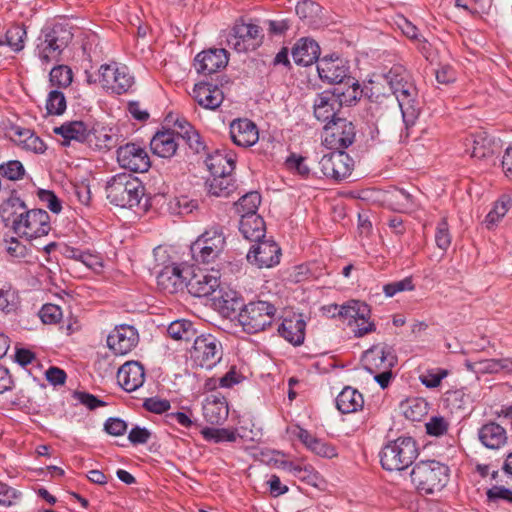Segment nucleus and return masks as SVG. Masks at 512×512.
Here are the masks:
<instances>
[{
	"label": "nucleus",
	"mask_w": 512,
	"mask_h": 512,
	"mask_svg": "<svg viewBox=\"0 0 512 512\" xmlns=\"http://www.w3.org/2000/svg\"><path fill=\"white\" fill-rule=\"evenodd\" d=\"M383 78L398 101L406 128L414 125L420 113V105L418 90L411 75L402 65H394Z\"/></svg>",
	"instance_id": "nucleus-1"
},
{
	"label": "nucleus",
	"mask_w": 512,
	"mask_h": 512,
	"mask_svg": "<svg viewBox=\"0 0 512 512\" xmlns=\"http://www.w3.org/2000/svg\"><path fill=\"white\" fill-rule=\"evenodd\" d=\"M72 39L73 34L66 25L57 23L44 27L37 38L35 54L42 64L59 62L61 54Z\"/></svg>",
	"instance_id": "nucleus-2"
},
{
	"label": "nucleus",
	"mask_w": 512,
	"mask_h": 512,
	"mask_svg": "<svg viewBox=\"0 0 512 512\" xmlns=\"http://www.w3.org/2000/svg\"><path fill=\"white\" fill-rule=\"evenodd\" d=\"M145 188L142 182L130 173H119L106 184V194L110 203L122 208H132L140 203Z\"/></svg>",
	"instance_id": "nucleus-3"
},
{
	"label": "nucleus",
	"mask_w": 512,
	"mask_h": 512,
	"mask_svg": "<svg viewBox=\"0 0 512 512\" xmlns=\"http://www.w3.org/2000/svg\"><path fill=\"white\" fill-rule=\"evenodd\" d=\"M415 488L422 494L441 491L449 480V467L436 460L420 461L410 473Z\"/></svg>",
	"instance_id": "nucleus-4"
},
{
	"label": "nucleus",
	"mask_w": 512,
	"mask_h": 512,
	"mask_svg": "<svg viewBox=\"0 0 512 512\" xmlns=\"http://www.w3.org/2000/svg\"><path fill=\"white\" fill-rule=\"evenodd\" d=\"M359 98L360 92L355 88L335 87L332 91H324L314 99V116L321 122L329 123L339 118L337 114L343 105L350 106Z\"/></svg>",
	"instance_id": "nucleus-5"
},
{
	"label": "nucleus",
	"mask_w": 512,
	"mask_h": 512,
	"mask_svg": "<svg viewBox=\"0 0 512 512\" xmlns=\"http://www.w3.org/2000/svg\"><path fill=\"white\" fill-rule=\"evenodd\" d=\"M418 456L416 441L411 437H398L388 442L380 452V462L387 471H402Z\"/></svg>",
	"instance_id": "nucleus-6"
},
{
	"label": "nucleus",
	"mask_w": 512,
	"mask_h": 512,
	"mask_svg": "<svg viewBox=\"0 0 512 512\" xmlns=\"http://www.w3.org/2000/svg\"><path fill=\"white\" fill-rule=\"evenodd\" d=\"M226 238L223 228L215 225L206 229L190 246L192 258L198 263L208 264L224 251Z\"/></svg>",
	"instance_id": "nucleus-7"
},
{
	"label": "nucleus",
	"mask_w": 512,
	"mask_h": 512,
	"mask_svg": "<svg viewBox=\"0 0 512 512\" xmlns=\"http://www.w3.org/2000/svg\"><path fill=\"white\" fill-rule=\"evenodd\" d=\"M275 313V306L269 302H250L237 314V320L245 332L254 334L270 326Z\"/></svg>",
	"instance_id": "nucleus-8"
},
{
	"label": "nucleus",
	"mask_w": 512,
	"mask_h": 512,
	"mask_svg": "<svg viewBox=\"0 0 512 512\" xmlns=\"http://www.w3.org/2000/svg\"><path fill=\"white\" fill-rule=\"evenodd\" d=\"M190 359L194 365L212 369L222 359L223 346L220 340L212 334L196 336L189 351Z\"/></svg>",
	"instance_id": "nucleus-9"
},
{
	"label": "nucleus",
	"mask_w": 512,
	"mask_h": 512,
	"mask_svg": "<svg viewBox=\"0 0 512 512\" xmlns=\"http://www.w3.org/2000/svg\"><path fill=\"white\" fill-rule=\"evenodd\" d=\"M19 221H14V232L29 240L45 236L51 230L50 216L42 209L25 210L18 216Z\"/></svg>",
	"instance_id": "nucleus-10"
},
{
	"label": "nucleus",
	"mask_w": 512,
	"mask_h": 512,
	"mask_svg": "<svg viewBox=\"0 0 512 512\" xmlns=\"http://www.w3.org/2000/svg\"><path fill=\"white\" fill-rule=\"evenodd\" d=\"M99 82L104 89L120 95L131 89L134 77L126 65L112 62L100 66Z\"/></svg>",
	"instance_id": "nucleus-11"
},
{
	"label": "nucleus",
	"mask_w": 512,
	"mask_h": 512,
	"mask_svg": "<svg viewBox=\"0 0 512 512\" xmlns=\"http://www.w3.org/2000/svg\"><path fill=\"white\" fill-rule=\"evenodd\" d=\"M317 71L322 81L329 84H337V87H342L343 89L355 88L357 92L361 93L358 81L348 75V68L338 57L335 59L324 57L319 60Z\"/></svg>",
	"instance_id": "nucleus-12"
},
{
	"label": "nucleus",
	"mask_w": 512,
	"mask_h": 512,
	"mask_svg": "<svg viewBox=\"0 0 512 512\" xmlns=\"http://www.w3.org/2000/svg\"><path fill=\"white\" fill-rule=\"evenodd\" d=\"M262 29L253 23H236L227 37V45L237 52L255 50L262 41Z\"/></svg>",
	"instance_id": "nucleus-13"
},
{
	"label": "nucleus",
	"mask_w": 512,
	"mask_h": 512,
	"mask_svg": "<svg viewBox=\"0 0 512 512\" xmlns=\"http://www.w3.org/2000/svg\"><path fill=\"white\" fill-rule=\"evenodd\" d=\"M319 167L323 176L341 181L351 174L353 159L346 152L336 150L323 155Z\"/></svg>",
	"instance_id": "nucleus-14"
},
{
	"label": "nucleus",
	"mask_w": 512,
	"mask_h": 512,
	"mask_svg": "<svg viewBox=\"0 0 512 512\" xmlns=\"http://www.w3.org/2000/svg\"><path fill=\"white\" fill-rule=\"evenodd\" d=\"M324 130L325 143L337 150L348 148L355 140V126L345 118H338L326 123Z\"/></svg>",
	"instance_id": "nucleus-15"
},
{
	"label": "nucleus",
	"mask_w": 512,
	"mask_h": 512,
	"mask_svg": "<svg viewBox=\"0 0 512 512\" xmlns=\"http://www.w3.org/2000/svg\"><path fill=\"white\" fill-rule=\"evenodd\" d=\"M119 165L131 172H146L150 168V158L146 149L136 143H126L117 149Z\"/></svg>",
	"instance_id": "nucleus-16"
},
{
	"label": "nucleus",
	"mask_w": 512,
	"mask_h": 512,
	"mask_svg": "<svg viewBox=\"0 0 512 512\" xmlns=\"http://www.w3.org/2000/svg\"><path fill=\"white\" fill-rule=\"evenodd\" d=\"M362 364L369 373L392 369L397 363L394 349L387 344H377L364 352Z\"/></svg>",
	"instance_id": "nucleus-17"
},
{
	"label": "nucleus",
	"mask_w": 512,
	"mask_h": 512,
	"mask_svg": "<svg viewBox=\"0 0 512 512\" xmlns=\"http://www.w3.org/2000/svg\"><path fill=\"white\" fill-rule=\"evenodd\" d=\"M281 249L273 240H260L253 245L247 259L259 268H270L280 262Z\"/></svg>",
	"instance_id": "nucleus-18"
},
{
	"label": "nucleus",
	"mask_w": 512,
	"mask_h": 512,
	"mask_svg": "<svg viewBox=\"0 0 512 512\" xmlns=\"http://www.w3.org/2000/svg\"><path fill=\"white\" fill-rule=\"evenodd\" d=\"M138 341V332L130 325L115 327L107 337V345L116 355L128 354L136 347Z\"/></svg>",
	"instance_id": "nucleus-19"
},
{
	"label": "nucleus",
	"mask_w": 512,
	"mask_h": 512,
	"mask_svg": "<svg viewBox=\"0 0 512 512\" xmlns=\"http://www.w3.org/2000/svg\"><path fill=\"white\" fill-rule=\"evenodd\" d=\"M212 305L223 317L237 318V314L243 309L244 301L241 295L230 288L221 287L211 298Z\"/></svg>",
	"instance_id": "nucleus-20"
},
{
	"label": "nucleus",
	"mask_w": 512,
	"mask_h": 512,
	"mask_svg": "<svg viewBox=\"0 0 512 512\" xmlns=\"http://www.w3.org/2000/svg\"><path fill=\"white\" fill-rule=\"evenodd\" d=\"M228 53L223 48H210L198 53L194 59V67L198 73L210 75L227 66Z\"/></svg>",
	"instance_id": "nucleus-21"
},
{
	"label": "nucleus",
	"mask_w": 512,
	"mask_h": 512,
	"mask_svg": "<svg viewBox=\"0 0 512 512\" xmlns=\"http://www.w3.org/2000/svg\"><path fill=\"white\" fill-rule=\"evenodd\" d=\"M218 274V271L210 273L199 271L194 273L186 283L188 292L195 297L211 296L212 298L220 288V277Z\"/></svg>",
	"instance_id": "nucleus-22"
},
{
	"label": "nucleus",
	"mask_w": 512,
	"mask_h": 512,
	"mask_svg": "<svg viewBox=\"0 0 512 512\" xmlns=\"http://www.w3.org/2000/svg\"><path fill=\"white\" fill-rule=\"evenodd\" d=\"M117 381L126 392L137 390L145 381L144 367L136 361L126 362L118 369Z\"/></svg>",
	"instance_id": "nucleus-23"
},
{
	"label": "nucleus",
	"mask_w": 512,
	"mask_h": 512,
	"mask_svg": "<svg viewBox=\"0 0 512 512\" xmlns=\"http://www.w3.org/2000/svg\"><path fill=\"white\" fill-rule=\"evenodd\" d=\"M230 136L234 144L240 147H251L259 139L257 126L249 119H236L230 124Z\"/></svg>",
	"instance_id": "nucleus-24"
},
{
	"label": "nucleus",
	"mask_w": 512,
	"mask_h": 512,
	"mask_svg": "<svg viewBox=\"0 0 512 512\" xmlns=\"http://www.w3.org/2000/svg\"><path fill=\"white\" fill-rule=\"evenodd\" d=\"M192 97L201 107L209 110H216L224 100L223 91L209 82L195 84Z\"/></svg>",
	"instance_id": "nucleus-25"
},
{
	"label": "nucleus",
	"mask_w": 512,
	"mask_h": 512,
	"mask_svg": "<svg viewBox=\"0 0 512 512\" xmlns=\"http://www.w3.org/2000/svg\"><path fill=\"white\" fill-rule=\"evenodd\" d=\"M187 277L179 266H165L157 275V285L164 293L174 294L186 287Z\"/></svg>",
	"instance_id": "nucleus-26"
},
{
	"label": "nucleus",
	"mask_w": 512,
	"mask_h": 512,
	"mask_svg": "<svg viewBox=\"0 0 512 512\" xmlns=\"http://www.w3.org/2000/svg\"><path fill=\"white\" fill-rule=\"evenodd\" d=\"M86 144L94 150H110L118 145V136L112 128L96 123L89 128Z\"/></svg>",
	"instance_id": "nucleus-27"
},
{
	"label": "nucleus",
	"mask_w": 512,
	"mask_h": 512,
	"mask_svg": "<svg viewBox=\"0 0 512 512\" xmlns=\"http://www.w3.org/2000/svg\"><path fill=\"white\" fill-rule=\"evenodd\" d=\"M10 138L17 146L26 151L41 154L46 150V145L43 140L30 129L20 126L12 127L10 130Z\"/></svg>",
	"instance_id": "nucleus-28"
},
{
	"label": "nucleus",
	"mask_w": 512,
	"mask_h": 512,
	"mask_svg": "<svg viewBox=\"0 0 512 512\" xmlns=\"http://www.w3.org/2000/svg\"><path fill=\"white\" fill-rule=\"evenodd\" d=\"M466 146L471 149L473 158L484 159L493 156L499 150V144L486 132H480L467 139Z\"/></svg>",
	"instance_id": "nucleus-29"
},
{
	"label": "nucleus",
	"mask_w": 512,
	"mask_h": 512,
	"mask_svg": "<svg viewBox=\"0 0 512 512\" xmlns=\"http://www.w3.org/2000/svg\"><path fill=\"white\" fill-rule=\"evenodd\" d=\"M296 14L304 25L318 29L325 24L322 7L312 0H302L296 5Z\"/></svg>",
	"instance_id": "nucleus-30"
},
{
	"label": "nucleus",
	"mask_w": 512,
	"mask_h": 512,
	"mask_svg": "<svg viewBox=\"0 0 512 512\" xmlns=\"http://www.w3.org/2000/svg\"><path fill=\"white\" fill-rule=\"evenodd\" d=\"M306 323L301 315L294 314L291 317L284 318L278 328L279 334L291 344L301 345L305 338Z\"/></svg>",
	"instance_id": "nucleus-31"
},
{
	"label": "nucleus",
	"mask_w": 512,
	"mask_h": 512,
	"mask_svg": "<svg viewBox=\"0 0 512 512\" xmlns=\"http://www.w3.org/2000/svg\"><path fill=\"white\" fill-rule=\"evenodd\" d=\"M178 145L175 132L171 130L157 132L150 142L153 153L162 158L174 156Z\"/></svg>",
	"instance_id": "nucleus-32"
},
{
	"label": "nucleus",
	"mask_w": 512,
	"mask_h": 512,
	"mask_svg": "<svg viewBox=\"0 0 512 512\" xmlns=\"http://www.w3.org/2000/svg\"><path fill=\"white\" fill-rule=\"evenodd\" d=\"M320 47L312 39L302 38L297 41L292 49V57L295 63L303 66H309L318 60Z\"/></svg>",
	"instance_id": "nucleus-33"
},
{
	"label": "nucleus",
	"mask_w": 512,
	"mask_h": 512,
	"mask_svg": "<svg viewBox=\"0 0 512 512\" xmlns=\"http://www.w3.org/2000/svg\"><path fill=\"white\" fill-rule=\"evenodd\" d=\"M205 162L211 175L232 174L235 169L236 156L232 152L218 150L209 155Z\"/></svg>",
	"instance_id": "nucleus-34"
},
{
	"label": "nucleus",
	"mask_w": 512,
	"mask_h": 512,
	"mask_svg": "<svg viewBox=\"0 0 512 512\" xmlns=\"http://www.w3.org/2000/svg\"><path fill=\"white\" fill-rule=\"evenodd\" d=\"M479 440L489 449H499L507 441L506 430L495 422L483 425L478 432Z\"/></svg>",
	"instance_id": "nucleus-35"
},
{
	"label": "nucleus",
	"mask_w": 512,
	"mask_h": 512,
	"mask_svg": "<svg viewBox=\"0 0 512 512\" xmlns=\"http://www.w3.org/2000/svg\"><path fill=\"white\" fill-rule=\"evenodd\" d=\"M239 230L244 238L257 242L265 236V222L258 214L242 215Z\"/></svg>",
	"instance_id": "nucleus-36"
},
{
	"label": "nucleus",
	"mask_w": 512,
	"mask_h": 512,
	"mask_svg": "<svg viewBox=\"0 0 512 512\" xmlns=\"http://www.w3.org/2000/svg\"><path fill=\"white\" fill-rule=\"evenodd\" d=\"M53 131L63 137L64 144H69L72 140L87 143L89 127L83 121H71L55 127Z\"/></svg>",
	"instance_id": "nucleus-37"
},
{
	"label": "nucleus",
	"mask_w": 512,
	"mask_h": 512,
	"mask_svg": "<svg viewBox=\"0 0 512 512\" xmlns=\"http://www.w3.org/2000/svg\"><path fill=\"white\" fill-rule=\"evenodd\" d=\"M362 394L352 387H345L336 398L337 409L343 413H353L363 407Z\"/></svg>",
	"instance_id": "nucleus-38"
},
{
	"label": "nucleus",
	"mask_w": 512,
	"mask_h": 512,
	"mask_svg": "<svg viewBox=\"0 0 512 512\" xmlns=\"http://www.w3.org/2000/svg\"><path fill=\"white\" fill-rule=\"evenodd\" d=\"M333 309V316L336 314L341 318L348 320H357L359 317L370 316L369 306L361 301L351 300L343 305H332L329 312Z\"/></svg>",
	"instance_id": "nucleus-39"
},
{
	"label": "nucleus",
	"mask_w": 512,
	"mask_h": 512,
	"mask_svg": "<svg viewBox=\"0 0 512 512\" xmlns=\"http://www.w3.org/2000/svg\"><path fill=\"white\" fill-rule=\"evenodd\" d=\"M26 210L25 203L17 196L11 195L0 205V216L5 225L14 228V221H19L18 216Z\"/></svg>",
	"instance_id": "nucleus-40"
},
{
	"label": "nucleus",
	"mask_w": 512,
	"mask_h": 512,
	"mask_svg": "<svg viewBox=\"0 0 512 512\" xmlns=\"http://www.w3.org/2000/svg\"><path fill=\"white\" fill-rule=\"evenodd\" d=\"M207 185L209 194L217 197H228L236 189L232 174L212 175Z\"/></svg>",
	"instance_id": "nucleus-41"
},
{
	"label": "nucleus",
	"mask_w": 512,
	"mask_h": 512,
	"mask_svg": "<svg viewBox=\"0 0 512 512\" xmlns=\"http://www.w3.org/2000/svg\"><path fill=\"white\" fill-rule=\"evenodd\" d=\"M227 404L219 399L207 400L203 405V416L210 424H220L228 417Z\"/></svg>",
	"instance_id": "nucleus-42"
},
{
	"label": "nucleus",
	"mask_w": 512,
	"mask_h": 512,
	"mask_svg": "<svg viewBox=\"0 0 512 512\" xmlns=\"http://www.w3.org/2000/svg\"><path fill=\"white\" fill-rule=\"evenodd\" d=\"M26 30L21 25H13L0 36V46H8L13 52H20L24 48Z\"/></svg>",
	"instance_id": "nucleus-43"
},
{
	"label": "nucleus",
	"mask_w": 512,
	"mask_h": 512,
	"mask_svg": "<svg viewBox=\"0 0 512 512\" xmlns=\"http://www.w3.org/2000/svg\"><path fill=\"white\" fill-rule=\"evenodd\" d=\"M168 335L175 340L190 341L196 337V329L189 320L173 321L167 329Z\"/></svg>",
	"instance_id": "nucleus-44"
},
{
	"label": "nucleus",
	"mask_w": 512,
	"mask_h": 512,
	"mask_svg": "<svg viewBox=\"0 0 512 512\" xmlns=\"http://www.w3.org/2000/svg\"><path fill=\"white\" fill-rule=\"evenodd\" d=\"M386 200L393 210L404 212L412 208V196L403 189L389 191Z\"/></svg>",
	"instance_id": "nucleus-45"
},
{
	"label": "nucleus",
	"mask_w": 512,
	"mask_h": 512,
	"mask_svg": "<svg viewBox=\"0 0 512 512\" xmlns=\"http://www.w3.org/2000/svg\"><path fill=\"white\" fill-rule=\"evenodd\" d=\"M261 203V196L258 192L252 191L242 196L236 203V210L242 215L257 214V209Z\"/></svg>",
	"instance_id": "nucleus-46"
},
{
	"label": "nucleus",
	"mask_w": 512,
	"mask_h": 512,
	"mask_svg": "<svg viewBox=\"0 0 512 512\" xmlns=\"http://www.w3.org/2000/svg\"><path fill=\"white\" fill-rule=\"evenodd\" d=\"M512 200L507 195H502L494 204L493 209L486 216V223L489 227L499 222L509 211Z\"/></svg>",
	"instance_id": "nucleus-47"
},
{
	"label": "nucleus",
	"mask_w": 512,
	"mask_h": 512,
	"mask_svg": "<svg viewBox=\"0 0 512 512\" xmlns=\"http://www.w3.org/2000/svg\"><path fill=\"white\" fill-rule=\"evenodd\" d=\"M50 82L59 88L68 87L73 81V72L67 65H58L50 71Z\"/></svg>",
	"instance_id": "nucleus-48"
},
{
	"label": "nucleus",
	"mask_w": 512,
	"mask_h": 512,
	"mask_svg": "<svg viewBox=\"0 0 512 512\" xmlns=\"http://www.w3.org/2000/svg\"><path fill=\"white\" fill-rule=\"evenodd\" d=\"M172 213L179 215H188L198 209V201L190 199L188 196L175 197L169 203Z\"/></svg>",
	"instance_id": "nucleus-49"
},
{
	"label": "nucleus",
	"mask_w": 512,
	"mask_h": 512,
	"mask_svg": "<svg viewBox=\"0 0 512 512\" xmlns=\"http://www.w3.org/2000/svg\"><path fill=\"white\" fill-rule=\"evenodd\" d=\"M465 367L476 374H493L499 372L498 359H483L478 361H465Z\"/></svg>",
	"instance_id": "nucleus-50"
},
{
	"label": "nucleus",
	"mask_w": 512,
	"mask_h": 512,
	"mask_svg": "<svg viewBox=\"0 0 512 512\" xmlns=\"http://www.w3.org/2000/svg\"><path fill=\"white\" fill-rule=\"evenodd\" d=\"M48 114L61 115L66 110V99L62 92L53 90L48 94L46 100Z\"/></svg>",
	"instance_id": "nucleus-51"
},
{
	"label": "nucleus",
	"mask_w": 512,
	"mask_h": 512,
	"mask_svg": "<svg viewBox=\"0 0 512 512\" xmlns=\"http://www.w3.org/2000/svg\"><path fill=\"white\" fill-rule=\"evenodd\" d=\"M202 435L206 440H212L215 443L234 442L236 440L235 432L225 428H204Z\"/></svg>",
	"instance_id": "nucleus-52"
},
{
	"label": "nucleus",
	"mask_w": 512,
	"mask_h": 512,
	"mask_svg": "<svg viewBox=\"0 0 512 512\" xmlns=\"http://www.w3.org/2000/svg\"><path fill=\"white\" fill-rule=\"evenodd\" d=\"M17 295L10 285L0 287V310L5 313L15 311L17 308Z\"/></svg>",
	"instance_id": "nucleus-53"
},
{
	"label": "nucleus",
	"mask_w": 512,
	"mask_h": 512,
	"mask_svg": "<svg viewBox=\"0 0 512 512\" xmlns=\"http://www.w3.org/2000/svg\"><path fill=\"white\" fill-rule=\"evenodd\" d=\"M0 174L9 180H20L25 174L23 164L18 160H10L0 165Z\"/></svg>",
	"instance_id": "nucleus-54"
},
{
	"label": "nucleus",
	"mask_w": 512,
	"mask_h": 512,
	"mask_svg": "<svg viewBox=\"0 0 512 512\" xmlns=\"http://www.w3.org/2000/svg\"><path fill=\"white\" fill-rule=\"evenodd\" d=\"M415 285L411 277H406L402 280L391 282L383 286V292L387 297H393L399 292L412 291Z\"/></svg>",
	"instance_id": "nucleus-55"
},
{
	"label": "nucleus",
	"mask_w": 512,
	"mask_h": 512,
	"mask_svg": "<svg viewBox=\"0 0 512 512\" xmlns=\"http://www.w3.org/2000/svg\"><path fill=\"white\" fill-rule=\"evenodd\" d=\"M39 317L44 324H56L62 318V310L55 304H45L39 311Z\"/></svg>",
	"instance_id": "nucleus-56"
},
{
	"label": "nucleus",
	"mask_w": 512,
	"mask_h": 512,
	"mask_svg": "<svg viewBox=\"0 0 512 512\" xmlns=\"http://www.w3.org/2000/svg\"><path fill=\"white\" fill-rule=\"evenodd\" d=\"M435 242L438 248L446 251L451 244V235L449 233L448 223L446 219H442L436 228Z\"/></svg>",
	"instance_id": "nucleus-57"
},
{
	"label": "nucleus",
	"mask_w": 512,
	"mask_h": 512,
	"mask_svg": "<svg viewBox=\"0 0 512 512\" xmlns=\"http://www.w3.org/2000/svg\"><path fill=\"white\" fill-rule=\"evenodd\" d=\"M369 316L359 317L357 320H350L348 326L356 337H362L375 330V324L368 321Z\"/></svg>",
	"instance_id": "nucleus-58"
},
{
	"label": "nucleus",
	"mask_w": 512,
	"mask_h": 512,
	"mask_svg": "<svg viewBox=\"0 0 512 512\" xmlns=\"http://www.w3.org/2000/svg\"><path fill=\"white\" fill-rule=\"evenodd\" d=\"M426 432L431 436L444 435L449 427V423L441 416H434L426 423Z\"/></svg>",
	"instance_id": "nucleus-59"
},
{
	"label": "nucleus",
	"mask_w": 512,
	"mask_h": 512,
	"mask_svg": "<svg viewBox=\"0 0 512 512\" xmlns=\"http://www.w3.org/2000/svg\"><path fill=\"white\" fill-rule=\"evenodd\" d=\"M447 376V371L443 369H437L436 371L429 370L420 376V381L427 388L438 387L443 378Z\"/></svg>",
	"instance_id": "nucleus-60"
},
{
	"label": "nucleus",
	"mask_w": 512,
	"mask_h": 512,
	"mask_svg": "<svg viewBox=\"0 0 512 512\" xmlns=\"http://www.w3.org/2000/svg\"><path fill=\"white\" fill-rule=\"evenodd\" d=\"M38 198L43 203H46L49 210L53 213H59L62 209L61 201L55 195L54 192L50 190H39Z\"/></svg>",
	"instance_id": "nucleus-61"
},
{
	"label": "nucleus",
	"mask_w": 512,
	"mask_h": 512,
	"mask_svg": "<svg viewBox=\"0 0 512 512\" xmlns=\"http://www.w3.org/2000/svg\"><path fill=\"white\" fill-rule=\"evenodd\" d=\"M143 407L152 413L161 414L170 409V402L166 399H159L157 397H151L145 399Z\"/></svg>",
	"instance_id": "nucleus-62"
},
{
	"label": "nucleus",
	"mask_w": 512,
	"mask_h": 512,
	"mask_svg": "<svg viewBox=\"0 0 512 512\" xmlns=\"http://www.w3.org/2000/svg\"><path fill=\"white\" fill-rule=\"evenodd\" d=\"M104 430L112 436H121L127 430V423L120 418H109L104 424Z\"/></svg>",
	"instance_id": "nucleus-63"
},
{
	"label": "nucleus",
	"mask_w": 512,
	"mask_h": 512,
	"mask_svg": "<svg viewBox=\"0 0 512 512\" xmlns=\"http://www.w3.org/2000/svg\"><path fill=\"white\" fill-rule=\"evenodd\" d=\"M310 450L315 454L325 458H333L337 456L335 447L326 442H323L320 439H316L313 442V445L311 446Z\"/></svg>",
	"instance_id": "nucleus-64"
}]
</instances>
